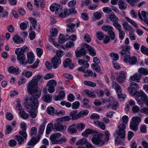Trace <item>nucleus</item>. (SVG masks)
<instances>
[{
  "label": "nucleus",
  "mask_w": 148,
  "mask_h": 148,
  "mask_svg": "<svg viewBox=\"0 0 148 148\" xmlns=\"http://www.w3.org/2000/svg\"><path fill=\"white\" fill-rule=\"evenodd\" d=\"M45 123L44 122L42 123L40 126L39 133L40 134H43L45 128Z\"/></svg>",
  "instance_id": "57"
},
{
  "label": "nucleus",
  "mask_w": 148,
  "mask_h": 148,
  "mask_svg": "<svg viewBox=\"0 0 148 148\" xmlns=\"http://www.w3.org/2000/svg\"><path fill=\"white\" fill-rule=\"evenodd\" d=\"M76 123L73 124L70 126L68 128L69 132L71 134L75 133L77 132Z\"/></svg>",
  "instance_id": "28"
},
{
  "label": "nucleus",
  "mask_w": 148,
  "mask_h": 148,
  "mask_svg": "<svg viewBox=\"0 0 148 148\" xmlns=\"http://www.w3.org/2000/svg\"><path fill=\"white\" fill-rule=\"evenodd\" d=\"M55 108L53 107H49L47 109V113L51 115H53L54 113Z\"/></svg>",
  "instance_id": "40"
},
{
  "label": "nucleus",
  "mask_w": 148,
  "mask_h": 148,
  "mask_svg": "<svg viewBox=\"0 0 148 148\" xmlns=\"http://www.w3.org/2000/svg\"><path fill=\"white\" fill-rule=\"evenodd\" d=\"M51 62L54 69L57 68L59 64L61 63V60L58 57L54 56L51 60Z\"/></svg>",
  "instance_id": "16"
},
{
  "label": "nucleus",
  "mask_w": 148,
  "mask_h": 148,
  "mask_svg": "<svg viewBox=\"0 0 148 148\" xmlns=\"http://www.w3.org/2000/svg\"><path fill=\"white\" fill-rule=\"evenodd\" d=\"M8 72L15 75H18L20 73V71L17 67H14L13 66H10L8 69Z\"/></svg>",
  "instance_id": "22"
},
{
  "label": "nucleus",
  "mask_w": 148,
  "mask_h": 148,
  "mask_svg": "<svg viewBox=\"0 0 148 148\" xmlns=\"http://www.w3.org/2000/svg\"><path fill=\"white\" fill-rule=\"evenodd\" d=\"M84 83L85 85L91 87H95L96 85L95 83L90 81H84Z\"/></svg>",
  "instance_id": "43"
},
{
  "label": "nucleus",
  "mask_w": 148,
  "mask_h": 148,
  "mask_svg": "<svg viewBox=\"0 0 148 148\" xmlns=\"http://www.w3.org/2000/svg\"><path fill=\"white\" fill-rule=\"evenodd\" d=\"M80 105V103L78 101H75L72 104V108L73 109H78Z\"/></svg>",
  "instance_id": "56"
},
{
  "label": "nucleus",
  "mask_w": 148,
  "mask_h": 148,
  "mask_svg": "<svg viewBox=\"0 0 148 148\" xmlns=\"http://www.w3.org/2000/svg\"><path fill=\"white\" fill-rule=\"evenodd\" d=\"M19 113L21 117L24 119H26L28 118V114L24 111H21L19 112Z\"/></svg>",
  "instance_id": "44"
},
{
  "label": "nucleus",
  "mask_w": 148,
  "mask_h": 148,
  "mask_svg": "<svg viewBox=\"0 0 148 148\" xmlns=\"http://www.w3.org/2000/svg\"><path fill=\"white\" fill-rule=\"evenodd\" d=\"M54 126L56 130L58 131H61L66 128V126L63 125L60 123L58 122L54 124Z\"/></svg>",
  "instance_id": "23"
},
{
  "label": "nucleus",
  "mask_w": 148,
  "mask_h": 148,
  "mask_svg": "<svg viewBox=\"0 0 148 148\" xmlns=\"http://www.w3.org/2000/svg\"><path fill=\"white\" fill-rule=\"evenodd\" d=\"M29 19L34 29H35L37 25V21L36 19L35 18L30 17L29 18Z\"/></svg>",
  "instance_id": "52"
},
{
  "label": "nucleus",
  "mask_w": 148,
  "mask_h": 148,
  "mask_svg": "<svg viewBox=\"0 0 148 148\" xmlns=\"http://www.w3.org/2000/svg\"><path fill=\"white\" fill-rule=\"evenodd\" d=\"M81 17L82 19L84 21L88 20V14L85 12H83L81 14Z\"/></svg>",
  "instance_id": "64"
},
{
  "label": "nucleus",
  "mask_w": 148,
  "mask_h": 148,
  "mask_svg": "<svg viewBox=\"0 0 148 148\" xmlns=\"http://www.w3.org/2000/svg\"><path fill=\"white\" fill-rule=\"evenodd\" d=\"M57 56L56 57H58L59 58L61 57L64 54V52L61 50L60 49H59L57 50L56 52Z\"/></svg>",
  "instance_id": "54"
},
{
  "label": "nucleus",
  "mask_w": 148,
  "mask_h": 148,
  "mask_svg": "<svg viewBox=\"0 0 148 148\" xmlns=\"http://www.w3.org/2000/svg\"><path fill=\"white\" fill-rule=\"evenodd\" d=\"M112 86V88H114L116 90L117 93V96L119 98L125 99L126 98V95H123L122 94V90L121 87L117 82H113Z\"/></svg>",
  "instance_id": "12"
},
{
  "label": "nucleus",
  "mask_w": 148,
  "mask_h": 148,
  "mask_svg": "<svg viewBox=\"0 0 148 148\" xmlns=\"http://www.w3.org/2000/svg\"><path fill=\"white\" fill-rule=\"evenodd\" d=\"M119 38L121 40H123L124 38L125 33L121 29L119 31Z\"/></svg>",
  "instance_id": "61"
},
{
  "label": "nucleus",
  "mask_w": 148,
  "mask_h": 148,
  "mask_svg": "<svg viewBox=\"0 0 148 148\" xmlns=\"http://www.w3.org/2000/svg\"><path fill=\"white\" fill-rule=\"evenodd\" d=\"M32 102L30 104L28 103V100L30 99V97L29 99L27 98L26 99V102L25 103V106L27 109L28 111L30 113V115L32 118H35L36 116V114L33 110H36L38 106V99L39 98H36V97H32Z\"/></svg>",
  "instance_id": "5"
},
{
  "label": "nucleus",
  "mask_w": 148,
  "mask_h": 148,
  "mask_svg": "<svg viewBox=\"0 0 148 148\" xmlns=\"http://www.w3.org/2000/svg\"><path fill=\"white\" fill-rule=\"evenodd\" d=\"M25 131V130H21L19 132V134L20 135L15 136V139L18 142L19 145L23 144L24 139L27 138V135Z\"/></svg>",
  "instance_id": "10"
},
{
  "label": "nucleus",
  "mask_w": 148,
  "mask_h": 148,
  "mask_svg": "<svg viewBox=\"0 0 148 148\" xmlns=\"http://www.w3.org/2000/svg\"><path fill=\"white\" fill-rule=\"evenodd\" d=\"M141 119L138 116H134L132 119V121L136 124H137L138 125L139 123L141 121Z\"/></svg>",
  "instance_id": "45"
},
{
  "label": "nucleus",
  "mask_w": 148,
  "mask_h": 148,
  "mask_svg": "<svg viewBox=\"0 0 148 148\" xmlns=\"http://www.w3.org/2000/svg\"><path fill=\"white\" fill-rule=\"evenodd\" d=\"M70 116L71 117V119L76 120L79 119L77 111L76 110H73L70 113Z\"/></svg>",
  "instance_id": "26"
},
{
  "label": "nucleus",
  "mask_w": 148,
  "mask_h": 148,
  "mask_svg": "<svg viewBox=\"0 0 148 148\" xmlns=\"http://www.w3.org/2000/svg\"><path fill=\"white\" fill-rule=\"evenodd\" d=\"M76 126L77 129L79 131H81L83 130L85 127L84 125L82 123L76 124Z\"/></svg>",
  "instance_id": "42"
},
{
  "label": "nucleus",
  "mask_w": 148,
  "mask_h": 148,
  "mask_svg": "<svg viewBox=\"0 0 148 148\" xmlns=\"http://www.w3.org/2000/svg\"><path fill=\"white\" fill-rule=\"evenodd\" d=\"M102 29L106 32H108L111 31L112 30H113V28L112 27L109 25H104L102 26Z\"/></svg>",
  "instance_id": "36"
},
{
  "label": "nucleus",
  "mask_w": 148,
  "mask_h": 148,
  "mask_svg": "<svg viewBox=\"0 0 148 148\" xmlns=\"http://www.w3.org/2000/svg\"><path fill=\"white\" fill-rule=\"evenodd\" d=\"M125 1L132 6H134L138 1V0H125Z\"/></svg>",
  "instance_id": "55"
},
{
  "label": "nucleus",
  "mask_w": 148,
  "mask_h": 148,
  "mask_svg": "<svg viewBox=\"0 0 148 148\" xmlns=\"http://www.w3.org/2000/svg\"><path fill=\"white\" fill-rule=\"evenodd\" d=\"M58 30L56 28H53L50 31L51 34L53 37L56 36L58 34Z\"/></svg>",
  "instance_id": "49"
},
{
  "label": "nucleus",
  "mask_w": 148,
  "mask_h": 148,
  "mask_svg": "<svg viewBox=\"0 0 148 148\" xmlns=\"http://www.w3.org/2000/svg\"><path fill=\"white\" fill-rule=\"evenodd\" d=\"M113 25L117 29L118 31L121 29V25L118 23V21L113 22Z\"/></svg>",
  "instance_id": "59"
},
{
  "label": "nucleus",
  "mask_w": 148,
  "mask_h": 148,
  "mask_svg": "<svg viewBox=\"0 0 148 148\" xmlns=\"http://www.w3.org/2000/svg\"><path fill=\"white\" fill-rule=\"evenodd\" d=\"M28 51L29 49L28 47L26 46H24L22 48L17 49L15 51V53L17 55V59L20 62V63L22 64L26 65L27 63L31 64L34 61V56L33 53L29 52L27 54V61H23L25 58L24 53Z\"/></svg>",
  "instance_id": "3"
},
{
  "label": "nucleus",
  "mask_w": 148,
  "mask_h": 148,
  "mask_svg": "<svg viewBox=\"0 0 148 148\" xmlns=\"http://www.w3.org/2000/svg\"><path fill=\"white\" fill-rule=\"evenodd\" d=\"M53 127V125L52 123H50L48 124L47 126L46 130V133L47 134H49L51 132L52 129Z\"/></svg>",
  "instance_id": "48"
},
{
  "label": "nucleus",
  "mask_w": 148,
  "mask_h": 148,
  "mask_svg": "<svg viewBox=\"0 0 148 148\" xmlns=\"http://www.w3.org/2000/svg\"><path fill=\"white\" fill-rule=\"evenodd\" d=\"M85 92L88 95L89 97L92 98H95L96 96V95L93 92L91 91L88 90H85Z\"/></svg>",
  "instance_id": "38"
},
{
  "label": "nucleus",
  "mask_w": 148,
  "mask_h": 148,
  "mask_svg": "<svg viewBox=\"0 0 148 148\" xmlns=\"http://www.w3.org/2000/svg\"><path fill=\"white\" fill-rule=\"evenodd\" d=\"M94 124L97 126L100 127L101 129L104 130L106 128V126L103 123L99 121H96L94 123Z\"/></svg>",
  "instance_id": "31"
},
{
  "label": "nucleus",
  "mask_w": 148,
  "mask_h": 148,
  "mask_svg": "<svg viewBox=\"0 0 148 148\" xmlns=\"http://www.w3.org/2000/svg\"><path fill=\"white\" fill-rule=\"evenodd\" d=\"M71 117L69 116H65L64 117L59 118L57 119L58 121H67L70 120Z\"/></svg>",
  "instance_id": "39"
},
{
  "label": "nucleus",
  "mask_w": 148,
  "mask_h": 148,
  "mask_svg": "<svg viewBox=\"0 0 148 148\" xmlns=\"http://www.w3.org/2000/svg\"><path fill=\"white\" fill-rule=\"evenodd\" d=\"M42 76L37 75L34 76L33 79L28 84L27 88L28 93L31 96L30 99L28 100V103L30 104L32 102V97H36V98H39L41 95L40 90L37 87L38 81L41 78Z\"/></svg>",
  "instance_id": "2"
},
{
  "label": "nucleus",
  "mask_w": 148,
  "mask_h": 148,
  "mask_svg": "<svg viewBox=\"0 0 148 148\" xmlns=\"http://www.w3.org/2000/svg\"><path fill=\"white\" fill-rule=\"evenodd\" d=\"M118 5L119 8L121 10H125L127 8V4L124 1L119 0Z\"/></svg>",
  "instance_id": "25"
},
{
  "label": "nucleus",
  "mask_w": 148,
  "mask_h": 148,
  "mask_svg": "<svg viewBox=\"0 0 148 148\" xmlns=\"http://www.w3.org/2000/svg\"><path fill=\"white\" fill-rule=\"evenodd\" d=\"M109 18L111 21L113 22V23L118 21H119L118 18L115 15L112 14L110 15Z\"/></svg>",
  "instance_id": "53"
},
{
  "label": "nucleus",
  "mask_w": 148,
  "mask_h": 148,
  "mask_svg": "<svg viewBox=\"0 0 148 148\" xmlns=\"http://www.w3.org/2000/svg\"><path fill=\"white\" fill-rule=\"evenodd\" d=\"M65 97L64 92L63 90H61L59 92L57 96H55L53 99L56 101L61 100L63 99Z\"/></svg>",
  "instance_id": "20"
},
{
  "label": "nucleus",
  "mask_w": 148,
  "mask_h": 148,
  "mask_svg": "<svg viewBox=\"0 0 148 148\" xmlns=\"http://www.w3.org/2000/svg\"><path fill=\"white\" fill-rule=\"evenodd\" d=\"M122 49L120 51L121 55L124 58V61L125 63H129L131 65L136 64L137 62L136 57L135 56L130 57L129 50L130 48V46L127 45L122 46Z\"/></svg>",
  "instance_id": "4"
},
{
  "label": "nucleus",
  "mask_w": 148,
  "mask_h": 148,
  "mask_svg": "<svg viewBox=\"0 0 148 148\" xmlns=\"http://www.w3.org/2000/svg\"><path fill=\"white\" fill-rule=\"evenodd\" d=\"M95 131L90 129H86L84 132L82 134V135L83 136L87 137L89 134H91L94 133Z\"/></svg>",
  "instance_id": "32"
},
{
  "label": "nucleus",
  "mask_w": 148,
  "mask_h": 148,
  "mask_svg": "<svg viewBox=\"0 0 148 148\" xmlns=\"http://www.w3.org/2000/svg\"><path fill=\"white\" fill-rule=\"evenodd\" d=\"M88 112H89L87 110H82L78 113L79 118L82 117H84V116H86L88 114Z\"/></svg>",
  "instance_id": "33"
},
{
  "label": "nucleus",
  "mask_w": 148,
  "mask_h": 148,
  "mask_svg": "<svg viewBox=\"0 0 148 148\" xmlns=\"http://www.w3.org/2000/svg\"><path fill=\"white\" fill-rule=\"evenodd\" d=\"M52 97L49 95L45 94L42 97L43 100L47 103L50 102L52 100Z\"/></svg>",
  "instance_id": "34"
},
{
  "label": "nucleus",
  "mask_w": 148,
  "mask_h": 148,
  "mask_svg": "<svg viewBox=\"0 0 148 148\" xmlns=\"http://www.w3.org/2000/svg\"><path fill=\"white\" fill-rule=\"evenodd\" d=\"M142 16L141 15L140 13V12L138 13V16L139 18L141 20H144L145 22H146L147 20V12L144 11H143L141 12Z\"/></svg>",
  "instance_id": "29"
},
{
  "label": "nucleus",
  "mask_w": 148,
  "mask_h": 148,
  "mask_svg": "<svg viewBox=\"0 0 148 148\" xmlns=\"http://www.w3.org/2000/svg\"><path fill=\"white\" fill-rule=\"evenodd\" d=\"M74 43L73 42H68L66 43V47L68 48H73L74 47Z\"/></svg>",
  "instance_id": "60"
},
{
  "label": "nucleus",
  "mask_w": 148,
  "mask_h": 148,
  "mask_svg": "<svg viewBox=\"0 0 148 148\" xmlns=\"http://www.w3.org/2000/svg\"><path fill=\"white\" fill-rule=\"evenodd\" d=\"M62 7H61V11L59 14H57L59 17L64 18L66 16L69 15V10L67 8H65L62 10Z\"/></svg>",
  "instance_id": "18"
},
{
  "label": "nucleus",
  "mask_w": 148,
  "mask_h": 148,
  "mask_svg": "<svg viewBox=\"0 0 148 148\" xmlns=\"http://www.w3.org/2000/svg\"><path fill=\"white\" fill-rule=\"evenodd\" d=\"M103 103L106 104L104 107L109 108H111V106L114 105L115 101L114 98L112 97H110L108 99L103 100Z\"/></svg>",
  "instance_id": "14"
},
{
  "label": "nucleus",
  "mask_w": 148,
  "mask_h": 148,
  "mask_svg": "<svg viewBox=\"0 0 148 148\" xmlns=\"http://www.w3.org/2000/svg\"><path fill=\"white\" fill-rule=\"evenodd\" d=\"M138 125L137 124H136L132 121L130 122V127L131 130L133 131H136L138 130Z\"/></svg>",
  "instance_id": "35"
},
{
  "label": "nucleus",
  "mask_w": 148,
  "mask_h": 148,
  "mask_svg": "<svg viewBox=\"0 0 148 148\" xmlns=\"http://www.w3.org/2000/svg\"><path fill=\"white\" fill-rule=\"evenodd\" d=\"M62 6L56 3H53L50 7V10L52 12L55 11V14H59L61 11V7Z\"/></svg>",
  "instance_id": "15"
},
{
  "label": "nucleus",
  "mask_w": 148,
  "mask_h": 148,
  "mask_svg": "<svg viewBox=\"0 0 148 148\" xmlns=\"http://www.w3.org/2000/svg\"><path fill=\"white\" fill-rule=\"evenodd\" d=\"M20 29L23 30H25L27 27V24L24 22L21 23L20 25Z\"/></svg>",
  "instance_id": "62"
},
{
  "label": "nucleus",
  "mask_w": 148,
  "mask_h": 148,
  "mask_svg": "<svg viewBox=\"0 0 148 148\" xmlns=\"http://www.w3.org/2000/svg\"><path fill=\"white\" fill-rule=\"evenodd\" d=\"M103 138V134H100L93 137L92 138L91 140L93 144L101 146L104 143V142L102 139Z\"/></svg>",
  "instance_id": "9"
},
{
  "label": "nucleus",
  "mask_w": 148,
  "mask_h": 148,
  "mask_svg": "<svg viewBox=\"0 0 148 148\" xmlns=\"http://www.w3.org/2000/svg\"><path fill=\"white\" fill-rule=\"evenodd\" d=\"M57 82L53 79L49 81L47 83L48 90L50 93H53L55 91V87L56 86Z\"/></svg>",
  "instance_id": "13"
},
{
  "label": "nucleus",
  "mask_w": 148,
  "mask_h": 148,
  "mask_svg": "<svg viewBox=\"0 0 148 148\" xmlns=\"http://www.w3.org/2000/svg\"><path fill=\"white\" fill-rule=\"evenodd\" d=\"M140 50L142 53L148 56V48H146L144 45H142L141 47Z\"/></svg>",
  "instance_id": "47"
},
{
  "label": "nucleus",
  "mask_w": 148,
  "mask_h": 148,
  "mask_svg": "<svg viewBox=\"0 0 148 148\" xmlns=\"http://www.w3.org/2000/svg\"><path fill=\"white\" fill-rule=\"evenodd\" d=\"M68 36L67 34L65 36H64L60 34L59 36L58 42L59 43L62 44L64 43L66 41H67L68 40V38H66Z\"/></svg>",
  "instance_id": "27"
},
{
  "label": "nucleus",
  "mask_w": 148,
  "mask_h": 148,
  "mask_svg": "<svg viewBox=\"0 0 148 148\" xmlns=\"http://www.w3.org/2000/svg\"><path fill=\"white\" fill-rule=\"evenodd\" d=\"M63 64L64 67L65 68L69 67L70 69H72L74 67L73 65L71 64V60L69 58L66 59L64 60Z\"/></svg>",
  "instance_id": "21"
},
{
  "label": "nucleus",
  "mask_w": 148,
  "mask_h": 148,
  "mask_svg": "<svg viewBox=\"0 0 148 148\" xmlns=\"http://www.w3.org/2000/svg\"><path fill=\"white\" fill-rule=\"evenodd\" d=\"M40 138V136L39 135L38 137L36 138L35 137H33L32 138L31 140L28 143V145L30 146H34L35 145L37 142H38Z\"/></svg>",
  "instance_id": "24"
},
{
  "label": "nucleus",
  "mask_w": 148,
  "mask_h": 148,
  "mask_svg": "<svg viewBox=\"0 0 148 148\" xmlns=\"http://www.w3.org/2000/svg\"><path fill=\"white\" fill-rule=\"evenodd\" d=\"M86 73L87 74H84V76L87 77L91 76L93 74V72L92 71L88 70V69L86 70Z\"/></svg>",
  "instance_id": "63"
},
{
  "label": "nucleus",
  "mask_w": 148,
  "mask_h": 148,
  "mask_svg": "<svg viewBox=\"0 0 148 148\" xmlns=\"http://www.w3.org/2000/svg\"><path fill=\"white\" fill-rule=\"evenodd\" d=\"M125 79V76L123 71L120 72L116 77L117 81L119 83H122L124 82Z\"/></svg>",
  "instance_id": "17"
},
{
  "label": "nucleus",
  "mask_w": 148,
  "mask_h": 148,
  "mask_svg": "<svg viewBox=\"0 0 148 148\" xmlns=\"http://www.w3.org/2000/svg\"><path fill=\"white\" fill-rule=\"evenodd\" d=\"M83 47L82 48L79 50L75 52V54L77 57H80L81 56L86 55L87 50L89 52V54L92 56H94L96 55V53L95 49L90 45L86 43H84L83 45Z\"/></svg>",
  "instance_id": "6"
},
{
  "label": "nucleus",
  "mask_w": 148,
  "mask_h": 148,
  "mask_svg": "<svg viewBox=\"0 0 148 148\" xmlns=\"http://www.w3.org/2000/svg\"><path fill=\"white\" fill-rule=\"evenodd\" d=\"M93 15L95 19L97 20L100 19L101 17V14L98 12H95Z\"/></svg>",
  "instance_id": "58"
},
{
  "label": "nucleus",
  "mask_w": 148,
  "mask_h": 148,
  "mask_svg": "<svg viewBox=\"0 0 148 148\" xmlns=\"http://www.w3.org/2000/svg\"><path fill=\"white\" fill-rule=\"evenodd\" d=\"M96 36L99 40H101L103 39L104 35L102 32H98L97 33Z\"/></svg>",
  "instance_id": "50"
},
{
  "label": "nucleus",
  "mask_w": 148,
  "mask_h": 148,
  "mask_svg": "<svg viewBox=\"0 0 148 148\" xmlns=\"http://www.w3.org/2000/svg\"><path fill=\"white\" fill-rule=\"evenodd\" d=\"M87 142V140L85 138L81 139L77 141L75 143V145H82L86 144Z\"/></svg>",
  "instance_id": "41"
},
{
  "label": "nucleus",
  "mask_w": 148,
  "mask_h": 148,
  "mask_svg": "<svg viewBox=\"0 0 148 148\" xmlns=\"http://www.w3.org/2000/svg\"><path fill=\"white\" fill-rule=\"evenodd\" d=\"M67 27H69V28L66 29V31L68 32H73V29L75 27V25L73 23H69L67 25Z\"/></svg>",
  "instance_id": "46"
},
{
  "label": "nucleus",
  "mask_w": 148,
  "mask_h": 148,
  "mask_svg": "<svg viewBox=\"0 0 148 148\" xmlns=\"http://www.w3.org/2000/svg\"><path fill=\"white\" fill-rule=\"evenodd\" d=\"M125 18L129 23L132 25L136 28H138V26L137 25L136 23L132 20L130 19L129 18L125 17Z\"/></svg>",
  "instance_id": "51"
},
{
  "label": "nucleus",
  "mask_w": 148,
  "mask_h": 148,
  "mask_svg": "<svg viewBox=\"0 0 148 148\" xmlns=\"http://www.w3.org/2000/svg\"><path fill=\"white\" fill-rule=\"evenodd\" d=\"M138 71L140 74L145 75H147L148 74V69L146 68H141L138 69Z\"/></svg>",
  "instance_id": "37"
},
{
  "label": "nucleus",
  "mask_w": 148,
  "mask_h": 148,
  "mask_svg": "<svg viewBox=\"0 0 148 148\" xmlns=\"http://www.w3.org/2000/svg\"><path fill=\"white\" fill-rule=\"evenodd\" d=\"M61 136V134L60 133L52 134L50 137V140L52 144H62L66 142V140L65 137H62L58 139Z\"/></svg>",
  "instance_id": "8"
},
{
  "label": "nucleus",
  "mask_w": 148,
  "mask_h": 148,
  "mask_svg": "<svg viewBox=\"0 0 148 148\" xmlns=\"http://www.w3.org/2000/svg\"><path fill=\"white\" fill-rule=\"evenodd\" d=\"M123 122L118 127L119 130L116 131V134L120 136L122 139L124 138L125 136V129L126 128V125L128 121V117L126 115L123 116L122 117Z\"/></svg>",
  "instance_id": "7"
},
{
  "label": "nucleus",
  "mask_w": 148,
  "mask_h": 148,
  "mask_svg": "<svg viewBox=\"0 0 148 148\" xmlns=\"http://www.w3.org/2000/svg\"><path fill=\"white\" fill-rule=\"evenodd\" d=\"M130 86L128 87V90L132 96L136 95V99L139 104H142L144 101L145 104L148 107V98L143 91L140 90L136 91L139 88L138 84L134 82H131Z\"/></svg>",
  "instance_id": "1"
},
{
  "label": "nucleus",
  "mask_w": 148,
  "mask_h": 148,
  "mask_svg": "<svg viewBox=\"0 0 148 148\" xmlns=\"http://www.w3.org/2000/svg\"><path fill=\"white\" fill-rule=\"evenodd\" d=\"M13 40L14 42L17 44H20L24 42V40L18 35L14 36L13 37Z\"/></svg>",
  "instance_id": "30"
},
{
  "label": "nucleus",
  "mask_w": 148,
  "mask_h": 148,
  "mask_svg": "<svg viewBox=\"0 0 148 148\" xmlns=\"http://www.w3.org/2000/svg\"><path fill=\"white\" fill-rule=\"evenodd\" d=\"M142 75L139 73H135L133 75L130 77V79L132 81H135L137 82H139L141 78Z\"/></svg>",
  "instance_id": "19"
},
{
  "label": "nucleus",
  "mask_w": 148,
  "mask_h": 148,
  "mask_svg": "<svg viewBox=\"0 0 148 148\" xmlns=\"http://www.w3.org/2000/svg\"><path fill=\"white\" fill-rule=\"evenodd\" d=\"M78 62L79 65L83 66H82L79 67L78 68V70L79 71H82L83 73L86 72V69L89 66V64L87 61H86L84 59H79L78 60Z\"/></svg>",
  "instance_id": "11"
}]
</instances>
